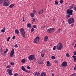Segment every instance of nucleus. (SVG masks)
Segmentation results:
<instances>
[{
    "instance_id": "nucleus-1",
    "label": "nucleus",
    "mask_w": 76,
    "mask_h": 76,
    "mask_svg": "<svg viewBox=\"0 0 76 76\" xmlns=\"http://www.w3.org/2000/svg\"><path fill=\"white\" fill-rule=\"evenodd\" d=\"M4 1L3 4L4 6H7L9 5V0H0V4L3 3Z\"/></svg>"
},
{
    "instance_id": "nucleus-2",
    "label": "nucleus",
    "mask_w": 76,
    "mask_h": 76,
    "mask_svg": "<svg viewBox=\"0 0 76 76\" xmlns=\"http://www.w3.org/2000/svg\"><path fill=\"white\" fill-rule=\"evenodd\" d=\"M66 13L67 15H66V18L67 19L68 18L70 17V15H73V10L69 9L67 10Z\"/></svg>"
},
{
    "instance_id": "nucleus-3",
    "label": "nucleus",
    "mask_w": 76,
    "mask_h": 76,
    "mask_svg": "<svg viewBox=\"0 0 76 76\" xmlns=\"http://www.w3.org/2000/svg\"><path fill=\"white\" fill-rule=\"evenodd\" d=\"M20 34H21L23 37L24 38H26L25 37V32L24 31V29L23 28H21L20 30Z\"/></svg>"
},
{
    "instance_id": "nucleus-4",
    "label": "nucleus",
    "mask_w": 76,
    "mask_h": 76,
    "mask_svg": "<svg viewBox=\"0 0 76 76\" xmlns=\"http://www.w3.org/2000/svg\"><path fill=\"white\" fill-rule=\"evenodd\" d=\"M68 22L69 24H71V23H74V18H71L69 19L68 20Z\"/></svg>"
},
{
    "instance_id": "nucleus-5",
    "label": "nucleus",
    "mask_w": 76,
    "mask_h": 76,
    "mask_svg": "<svg viewBox=\"0 0 76 76\" xmlns=\"http://www.w3.org/2000/svg\"><path fill=\"white\" fill-rule=\"evenodd\" d=\"M57 47L58 50H61L62 49V48H63V45L59 43L57 45Z\"/></svg>"
},
{
    "instance_id": "nucleus-6",
    "label": "nucleus",
    "mask_w": 76,
    "mask_h": 76,
    "mask_svg": "<svg viewBox=\"0 0 76 76\" xmlns=\"http://www.w3.org/2000/svg\"><path fill=\"white\" fill-rule=\"evenodd\" d=\"M28 58L29 59V60L30 61H31L32 60H34V59H36V58H35V56L33 55H30L28 57Z\"/></svg>"
},
{
    "instance_id": "nucleus-7",
    "label": "nucleus",
    "mask_w": 76,
    "mask_h": 76,
    "mask_svg": "<svg viewBox=\"0 0 76 76\" xmlns=\"http://www.w3.org/2000/svg\"><path fill=\"white\" fill-rule=\"evenodd\" d=\"M15 53V50L13 48L12 49V50L10 54V57H14L15 56V54L14 53Z\"/></svg>"
},
{
    "instance_id": "nucleus-8",
    "label": "nucleus",
    "mask_w": 76,
    "mask_h": 76,
    "mask_svg": "<svg viewBox=\"0 0 76 76\" xmlns=\"http://www.w3.org/2000/svg\"><path fill=\"white\" fill-rule=\"evenodd\" d=\"M39 41V37L38 36H37L34 39V43H38Z\"/></svg>"
},
{
    "instance_id": "nucleus-9",
    "label": "nucleus",
    "mask_w": 76,
    "mask_h": 76,
    "mask_svg": "<svg viewBox=\"0 0 76 76\" xmlns=\"http://www.w3.org/2000/svg\"><path fill=\"white\" fill-rule=\"evenodd\" d=\"M55 31V29L54 28H52L48 29L47 31V32H48V33H50L52 31V32H54Z\"/></svg>"
},
{
    "instance_id": "nucleus-10",
    "label": "nucleus",
    "mask_w": 76,
    "mask_h": 76,
    "mask_svg": "<svg viewBox=\"0 0 76 76\" xmlns=\"http://www.w3.org/2000/svg\"><path fill=\"white\" fill-rule=\"evenodd\" d=\"M61 67H66L67 66V63L66 61L64 62L61 65Z\"/></svg>"
},
{
    "instance_id": "nucleus-11",
    "label": "nucleus",
    "mask_w": 76,
    "mask_h": 76,
    "mask_svg": "<svg viewBox=\"0 0 76 76\" xmlns=\"http://www.w3.org/2000/svg\"><path fill=\"white\" fill-rule=\"evenodd\" d=\"M13 70V69H11L10 70V69H7V72L8 73L9 75L10 76H12V75H13V73H12V71Z\"/></svg>"
},
{
    "instance_id": "nucleus-12",
    "label": "nucleus",
    "mask_w": 76,
    "mask_h": 76,
    "mask_svg": "<svg viewBox=\"0 0 76 76\" xmlns=\"http://www.w3.org/2000/svg\"><path fill=\"white\" fill-rule=\"evenodd\" d=\"M43 12H44V10H43V9H41L39 11V12H38L39 15H42V13H43Z\"/></svg>"
},
{
    "instance_id": "nucleus-13",
    "label": "nucleus",
    "mask_w": 76,
    "mask_h": 76,
    "mask_svg": "<svg viewBox=\"0 0 76 76\" xmlns=\"http://www.w3.org/2000/svg\"><path fill=\"white\" fill-rule=\"evenodd\" d=\"M36 76H40V73L39 72H36L35 73Z\"/></svg>"
},
{
    "instance_id": "nucleus-14",
    "label": "nucleus",
    "mask_w": 76,
    "mask_h": 76,
    "mask_svg": "<svg viewBox=\"0 0 76 76\" xmlns=\"http://www.w3.org/2000/svg\"><path fill=\"white\" fill-rule=\"evenodd\" d=\"M47 66H51V63L49 61H48L47 63Z\"/></svg>"
},
{
    "instance_id": "nucleus-15",
    "label": "nucleus",
    "mask_w": 76,
    "mask_h": 76,
    "mask_svg": "<svg viewBox=\"0 0 76 76\" xmlns=\"http://www.w3.org/2000/svg\"><path fill=\"white\" fill-rule=\"evenodd\" d=\"M46 76V74L45 73L43 72L41 73L40 76Z\"/></svg>"
},
{
    "instance_id": "nucleus-16",
    "label": "nucleus",
    "mask_w": 76,
    "mask_h": 76,
    "mask_svg": "<svg viewBox=\"0 0 76 76\" xmlns=\"http://www.w3.org/2000/svg\"><path fill=\"white\" fill-rule=\"evenodd\" d=\"M72 57H73V58L74 59V61L75 62H76V56H75V55H73L72 56Z\"/></svg>"
},
{
    "instance_id": "nucleus-17",
    "label": "nucleus",
    "mask_w": 76,
    "mask_h": 76,
    "mask_svg": "<svg viewBox=\"0 0 76 76\" xmlns=\"http://www.w3.org/2000/svg\"><path fill=\"white\" fill-rule=\"evenodd\" d=\"M5 29H6V27H4V28L1 30V32H3V33L4 32H5Z\"/></svg>"
},
{
    "instance_id": "nucleus-18",
    "label": "nucleus",
    "mask_w": 76,
    "mask_h": 76,
    "mask_svg": "<svg viewBox=\"0 0 76 76\" xmlns=\"http://www.w3.org/2000/svg\"><path fill=\"white\" fill-rule=\"evenodd\" d=\"M48 37L45 36V39H44V41H47V39H48Z\"/></svg>"
},
{
    "instance_id": "nucleus-19",
    "label": "nucleus",
    "mask_w": 76,
    "mask_h": 76,
    "mask_svg": "<svg viewBox=\"0 0 76 76\" xmlns=\"http://www.w3.org/2000/svg\"><path fill=\"white\" fill-rule=\"evenodd\" d=\"M15 33H16V34H19V31L18 30L16 29L15 30Z\"/></svg>"
},
{
    "instance_id": "nucleus-20",
    "label": "nucleus",
    "mask_w": 76,
    "mask_h": 76,
    "mask_svg": "<svg viewBox=\"0 0 76 76\" xmlns=\"http://www.w3.org/2000/svg\"><path fill=\"white\" fill-rule=\"evenodd\" d=\"M39 62V64H42V63H43V61L42 60H40Z\"/></svg>"
},
{
    "instance_id": "nucleus-21",
    "label": "nucleus",
    "mask_w": 76,
    "mask_h": 76,
    "mask_svg": "<svg viewBox=\"0 0 76 76\" xmlns=\"http://www.w3.org/2000/svg\"><path fill=\"white\" fill-rule=\"evenodd\" d=\"M14 5L15 4H11L9 6L10 8H12L14 6Z\"/></svg>"
},
{
    "instance_id": "nucleus-22",
    "label": "nucleus",
    "mask_w": 76,
    "mask_h": 76,
    "mask_svg": "<svg viewBox=\"0 0 76 76\" xmlns=\"http://www.w3.org/2000/svg\"><path fill=\"white\" fill-rule=\"evenodd\" d=\"M60 31H61V29L59 28L56 32V33H58V32H60Z\"/></svg>"
},
{
    "instance_id": "nucleus-23",
    "label": "nucleus",
    "mask_w": 76,
    "mask_h": 76,
    "mask_svg": "<svg viewBox=\"0 0 76 76\" xmlns=\"http://www.w3.org/2000/svg\"><path fill=\"white\" fill-rule=\"evenodd\" d=\"M21 69L23 70V71H24L25 70V68L23 66H22L21 67Z\"/></svg>"
},
{
    "instance_id": "nucleus-24",
    "label": "nucleus",
    "mask_w": 76,
    "mask_h": 76,
    "mask_svg": "<svg viewBox=\"0 0 76 76\" xmlns=\"http://www.w3.org/2000/svg\"><path fill=\"white\" fill-rule=\"evenodd\" d=\"M21 62L23 63H25V60L23 59L22 60Z\"/></svg>"
},
{
    "instance_id": "nucleus-25",
    "label": "nucleus",
    "mask_w": 76,
    "mask_h": 76,
    "mask_svg": "<svg viewBox=\"0 0 76 76\" xmlns=\"http://www.w3.org/2000/svg\"><path fill=\"white\" fill-rule=\"evenodd\" d=\"M66 56L67 57H70V56L69 54L68 53H67L66 54Z\"/></svg>"
},
{
    "instance_id": "nucleus-26",
    "label": "nucleus",
    "mask_w": 76,
    "mask_h": 76,
    "mask_svg": "<svg viewBox=\"0 0 76 76\" xmlns=\"http://www.w3.org/2000/svg\"><path fill=\"white\" fill-rule=\"evenodd\" d=\"M27 26L29 28H30V27L31 26V24L29 23L28 24H27Z\"/></svg>"
},
{
    "instance_id": "nucleus-27",
    "label": "nucleus",
    "mask_w": 76,
    "mask_h": 76,
    "mask_svg": "<svg viewBox=\"0 0 76 76\" xmlns=\"http://www.w3.org/2000/svg\"><path fill=\"white\" fill-rule=\"evenodd\" d=\"M31 17H34V14H33V13H32L31 14Z\"/></svg>"
},
{
    "instance_id": "nucleus-28",
    "label": "nucleus",
    "mask_w": 76,
    "mask_h": 76,
    "mask_svg": "<svg viewBox=\"0 0 76 76\" xmlns=\"http://www.w3.org/2000/svg\"><path fill=\"white\" fill-rule=\"evenodd\" d=\"M10 64L12 66H13V65H14V64H15V63H13V62H11Z\"/></svg>"
},
{
    "instance_id": "nucleus-29",
    "label": "nucleus",
    "mask_w": 76,
    "mask_h": 76,
    "mask_svg": "<svg viewBox=\"0 0 76 76\" xmlns=\"http://www.w3.org/2000/svg\"><path fill=\"white\" fill-rule=\"evenodd\" d=\"M55 4L56 5H57L58 4V1H57L56 0L55 1Z\"/></svg>"
},
{
    "instance_id": "nucleus-30",
    "label": "nucleus",
    "mask_w": 76,
    "mask_h": 76,
    "mask_svg": "<svg viewBox=\"0 0 76 76\" xmlns=\"http://www.w3.org/2000/svg\"><path fill=\"white\" fill-rule=\"evenodd\" d=\"M24 72H26V73H29V72H30V71H28L26 70L25 69V70H24Z\"/></svg>"
},
{
    "instance_id": "nucleus-31",
    "label": "nucleus",
    "mask_w": 76,
    "mask_h": 76,
    "mask_svg": "<svg viewBox=\"0 0 76 76\" xmlns=\"http://www.w3.org/2000/svg\"><path fill=\"white\" fill-rule=\"evenodd\" d=\"M34 28H32L31 29V32H34Z\"/></svg>"
},
{
    "instance_id": "nucleus-32",
    "label": "nucleus",
    "mask_w": 76,
    "mask_h": 76,
    "mask_svg": "<svg viewBox=\"0 0 76 76\" xmlns=\"http://www.w3.org/2000/svg\"><path fill=\"white\" fill-rule=\"evenodd\" d=\"M56 49V46H55L53 48V50H55Z\"/></svg>"
},
{
    "instance_id": "nucleus-33",
    "label": "nucleus",
    "mask_w": 76,
    "mask_h": 76,
    "mask_svg": "<svg viewBox=\"0 0 76 76\" xmlns=\"http://www.w3.org/2000/svg\"><path fill=\"white\" fill-rule=\"evenodd\" d=\"M7 51H8V49H6V51L4 52V54H6V53Z\"/></svg>"
},
{
    "instance_id": "nucleus-34",
    "label": "nucleus",
    "mask_w": 76,
    "mask_h": 76,
    "mask_svg": "<svg viewBox=\"0 0 76 76\" xmlns=\"http://www.w3.org/2000/svg\"><path fill=\"white\" fill-rule=\"evenodd\" d=\"M52 59H55L56 57H55L54 56H53L51 57Z\"/></svg>"
},
{
    "instance_id": "nucleus-35",
    "label": "nucleus",
    "mask_w": 76,
    "mask_h": 76,
    "mask_svg": "<svg viewBox=\"0 0 76 76\" xmlns=\"http://www.w3.org/2000/svg\"><path fill=\"white\" fill-rule=\"evenodd\" d=\"M10 67H11V66H10V65H9L7 66V68H10Z\"/></svg>"
},
{
    "instance_id": "nucleus-36",
    "label": "nucleus",
    "mask_w": 76,
    "mask_h": 76,
    "mask_svg": "<svg viewBox=\"0 0 76 76\" xmlns=\"http://www.w3.org/2000/svg\"><path fill=\"white\" fill-rule=\"evenodd\" d=\"M63 2V0H61L60 1V3H61V4H62Z\"/></svg>"
},
{
    "instance_id": "nucleus-37",
    "label": "nucleus",
    "mask_w": 76,
    "mask_h": 76,
    "mask_svg": "<svg viewBox=\"0 0 76 76\" xmlns=\"http://www.w3.org/2000/svg\"><path fill=\"white\" fill-rule=\"evenodd\" d=\"M10 39V37H8V38L7 39V41H9V39Z\"/></svg>"
},
{
    "instance_id": "nucleus-38",
    "label": "nucleus",
    "mask_w": 76,
    "mask_h": 76,
    "mask_svg": "<svg viewBox=\"0 0 76 76\" xmlns=\"http://www.w3.org/2000/svg\"><path fill=\"white\" fill-rule=\"evenodd\" d=\"M18 44H16L14 46V47H15V48H18Z\"/></svg>"
},
{
    "instance_id": "nucleus-39",
    "label": "nucleus",
    "mask_w": 76,
    "mask_h": 76,
    "mask_svg": "<svg viewBox=\"0 0 76 76\" xmlns=\"http://www.w3.org/2000/svg\"><path fill=\"white\" fill-rule=\"evenodd\" d=\"M73 54H74V55L75 56H76V51H74V52H73Z\"/></svg>"
},
{
    "instance_id": "nucleus-40",
    "label": "nucleus",
    "mask_w": 76,
    "mask_h": 76,
    "mask_svg": "<svg viewBox=\"0 0 76 76\" xmlns=\"http://www.w3.org/2000/svg\"><path fill=\"white\" fill-rule=\"evenodd\" d=\"M41 56L42 57H44V54H43L42 53L41 54Z\"/></svg>"
},
{
    "instance_id": "nucleus-41",
    "label": "nucleus",
    "mask_w": 76,
    "mask_h": 76,
    "mask_svg": "<svg viewBox=\"0 0 76 76\" xmlns=\"http://www.w3.org/2000/svg\"><path fill=\"white\" fill-rule=\"evenodd\" d=\"M33 27L34 28H37V26H36V25H34Z\"/></svg>"
},
{
    "instance_id": "nucleus-42",
    "label": "nucleus",
    "mask_w": 76,
    "mask_h": 76,
    "mask_svg": "<svg viewBox=\"0 0 76 76\" xmlns=\"http://www.w3.org/2000/svg\"><path fill=\"white\" fill-rule=\"evenodd\" d=\"M18 73H16L14 74V75L15 76H18Z\"/></svg>"
},
{
    "instance_id": "nucleus-43",
    "label": "nucleus",
    "mask_w": 76,
    "mask_h": 76,
    "mask_svg": "<svg viewBox=\"0 0 76 76\" xmlns=\"http://www.w3.org/2000/svg\"><path fill=\"white\" fill-rule=\"evenodd\" d=\"M15 38H16V37L14 36L12 37V39H15Z\"/></svg>"
},
{
    "instance_id": "nucleus-44",
    "label": "nucleus",
    "mask_w": 76,
    "mask_h": 76,
    "mask_svg": "<svg viewBox=\"0 0 76 76\" xmlns=\"http://www.w3.org/2000/svg\"><path fill=\"white\" fill-rule=\"evenodd\" d=\"M69 9H73V7L72 6H71L69 7Z\"/></svg>"
},
{
    "instance_id": "nucleus-45",
    "label": "nucleus",
    "mask_w": 76,
    "mask_h": 76,
    "mask_svg": "<svg viewBox=\"0 0 76 76\" xmlns=\"http://www.w3.org/2000/svg\"><path fill=\"white\" fill-rule=\"evenodd\" d=\"M37 12V11L36 10H34L33 11V13H34V14H35V13H36V12Z\"/></svg>"
},
{
    "instance_id": "nucleus-46",
    "label": "nucleus",
    "mask_w": 76,
    "mask_h": 76,
    "mask_svg": "<svg viewBox=\"0 0 76 76\" xmlns=\"http://www.w3.org/2000/svg\"><path fill=\"white\" fill-rule=\"evenodd\" d=\"M74 10L76 11V7H75L74 8Z\"/></svg>"
},
{
    "instance_id": "nucleus-47",
    "label": "nucleus",
    "mask_w": 76,
    "mask_h": 76,
    "mask_svg": "<svg viewBox=\"0 0 76 76\" xmlns=\"http://www.w3.org/2000/svg\"><path fill=\"white\" fill-rule=\"evenodd\" d=\"M27 69H31V67H30L28 66H27Z\"/></svg>"
},
{
    "instance_id": "nucleus-48",
    "label": "nucleus",
    "mask_w": 76,
    "mask_h": 76,
    "mask_svg": "<svg viewBox=\"0 0 76 76\" xmlns=\"http://www.w3.org/2000/svg\"><path fill=\"white\" fill-rule=\"evenodd\" d=\"M75 5L74 4H73L72 5V7H73H73H75Z\"/></svg>"
},
{
    "instance_id": "nucleus-49",
    "label": "nucleus",
    "mask_w": 76,
    "mask_h": 76,
    "mask_svg": "<svg viewBox=\"0 0 76 76\" xmlns=\"http://www.w3.org/2000/svg\"><path fill=\"white\" fill-rule=\"evenodd\" d=\"M55 63H58V61H57V60L55 61Z\"/></svg>"
},
{
    "instance_id": "nucleus-50",
    "label": "nucleus",
    "mask_w": 76,
    "mask_h": 76,
    "mask_svg": "<svg viewBox=\"0 0 76 76\" xmlns=\"http://www.w3.org/2000/svg\"><path fill=\"white\" fill-rule=\"evenodd\" d=\"M76 66H75V67H74V70H76Z\"/></svg>"
},
{
    "instance_id": "nucleus-51",
    "label": "nucleus",
    "mask_w": 76,
    "mask_h": 76,
    "mask_svg": "<svg viewBox=\"0 0 76 76\" xmlns=\"http://www.w3.org/2000/svg\"><path fill=\"white\" fill-rule=\"evenodd\" d=\"M74 44H75V42H74L73 43H72V45H74Z\"/></svg>"
},
{
    "instance_id": "nucleus-52",
    "label": "nucleus",
    "mask_w": 76,
    "mask_h": 76,
    "mask_svg": "<svg viewBox=\"0 0 76 76\" xmlns=\"http://www.w3.org/2000/svg\"><path fill=\"white\" fill-rule=\"evenodd\" d=\"M74 26V24H72L71 25V26H72V27H73Z\"/></svg>"
},
{
    "instance_id": "nucleus-53",
    "label": "nucleus",
    "mask_w": 76,
    "mask_h": 76,
    "mask_svg": "<svg viewBox=\"0 0 76 76\" xmlns=\"http://www.w3.org/2000/svg\"><path fill=\"white\" fill-rule=\"evenodd\" d=\"M43 29H44V28H45V26H43Z\"/></svg>"
},
{
    "instance_id": "nucleus-54",
    "label": "nucleus",
    "mask_w": 76,
    "mask_h": 76,
    "mask_svg": "<svg viewBox=\"0 0 76 76\" xmlns=\"http://www.w3.org/2000/svg\"><path fill=\"white\" fill-rule=\"evenodd\" d=\"M52 76H54V73L52 74Z\"/></svg>"
},
{
    "instance_id": "nucleus-55",
    "label": "nucleus",
    "mask_w": 76,
    "mask_h": 76,
    "mask_svg": "<svg viewBox=\"0 0 76 76\" xmlns=\"http://www.w3.org/2000/svg\"><path fill=\"white\" fill-rule=\"evenodd\" d=\"M53 20L54 22H55V21H56V20L55 19H53Z\"/></svg>"
},
{
    "instance_id": "nucleus-56",
    "label": "nucleus",
    "mask_w": 76,
    "mask_h": 76,
    "mask_svg": "<svg viewBox=\"0 0 76 76\" xmlns=\"http://www.w3.org/2000/svg\"><path fill=\"white\" fill-rule=\"evenodd\" d=\"M42 27H41V30H42Z\"/></svg>"
},
{
    "instance_id": "nucleus-57",
    "label": "nucleus",
    "mask_w": 76,
    "mask_h": 76,
    "mask_svg": "<svg viewBox=\"0 0 76 76\" xmlns=\"http://www.w3.org/2000/svg\"><path fill=\"white\" fill-rule=\"evenodd\" d=\"M33 20L34 21H35V19H33Z\"/></svg>"
},
{
    "instance_id": "nucleus-58",
    "label": "nucleus",
    "mask_w": 76,
    "mask_h": 76,
    "mask_svg": "<svg viewBox=\"0 0 76 76\" xmlns=\"http://www.w3.org/2000/svg\"><path fill=\"white\" fill-rule=\"evenodd\" d=\"M23 22H24L25 21V20H24V19H23Z\"/></svg>"
},
{
    "instance_id": "nucleus-59",
    "label": "nucleus",
    "mask_w": 76,
    "mask_h": 76,
    "mask_svg": "<svg viewBox=\"0 0 76 76\" xmlns=\"http://www.w3.org/2000/svg\"><path fill=\"white\" fill-rule=\"evenodd\" d=\"M23 19H24V17L23 16Z\"/></svg>"
},
{
    "instance_id": "nucleus-60",
    "label": "nucleus",
    "mask_w": 76,
    "mask_h": 76,
    "mask_svg": "<svg viewBox=\"0 0 76 76\" xmlns=\"http://www.w3.org/2000/svg\"><path fill=\"white\" fill-rule=\"evenodd\" d=\"M76 48V45H75V46H74V48Z\"/></svg>"
},
{
    "instance_id": "nucleus-61",
    "label": "nucleus",
    "mask_w": 76,
    "mask_h": 76,
    "mask_svg": "<svg viewBox=\"0 0 76 76\" xmlns=\"http://www.w3.org/2000/svg\"><path fill=\"white\" fill-rule=\"evenodd\" d=\"M63 23H64V21H63Z\"/></svg>"
},
{
    "instance_id": "nucleus-62",
    "label": "nucleus",
    "mask_w": 76,
    "mask_h": 76,
    "mask_svg": "<svg viewBox=\"0 0 76 76\" xmlns=\"http://www.w3.org/2000/svg\"><path fill=\"white\" fill-rule=\"evenodd\" d=\"M75 66H76V64H75Z\"/></svg>"
},
{
    "instance_id": "nucleus-63",
    "label": "nucleus",
    "mask_w": 76,
    "mask_h": 76,
    "mask_svg": "<svg viewBox=\"0 0 76 76\" xmlns=\"http://www.w3.org/2000/svg\"><path fill=\"white\" fill-rule=\"evenodd\" d=\"M67 4V3H66V4Z\"/></svg>"
}]
</instances>
